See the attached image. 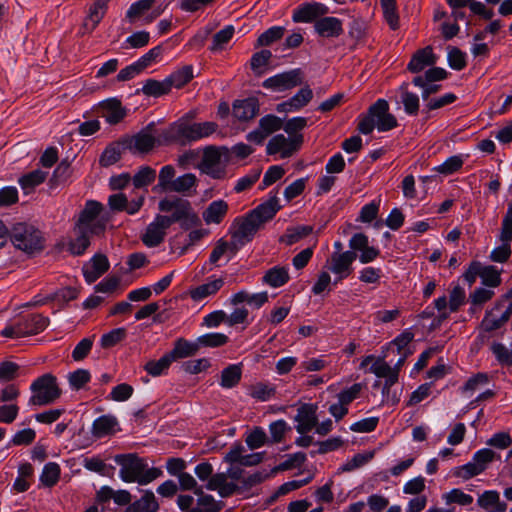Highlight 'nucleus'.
<instances>
[{
    "label": "nucleus",
    "instance_id": "30",
    "mask_svg": "<svg viewBox=\"0 0 512 512\" xmlns=\"http://www.w3.org/2000/svg\"><path fill=\"white\" fill-rule=\"evenodd\" d=\"M408 86V83H403L399 88L401 102L404 106V111L408 115L415 116L419 112L420 100L417 94L409 91Z\"/></svg>",
    "mask_w": 512,
    "mask_h": 512
},
{
    "label": "nucleus",
    "instance_id": "39",
    "mask_svg": "<svg viewBox=\"0 0 512 512\" xmlns=\"http://www.w3.org/2000/svg\"><path fill=\"white\" fill-rule=\"evenodd\" d=\"M313 231L311 226H297L286 230L285 234L279 239L280 242L287 245H293L302 238L308 236Z\"/></svg>",
    "mask_w": 512,
    "mask_h": 512
},
{
    "label": "nucleus",
    "instance_id": "43",
    "mask_svg": "<svg viewBox=\"0 0 512 512\" xmlns=\"http://www.w3.org/2000/svg\"><path fill=\"white\" fill-rule=\"evenodd\" d=\"M60 477V466L57 463L49 462L47 463L42 471L40 476V481L43 485L47 487L54 486Z\"/></svg>",
    "mask_w": 512,
    "mask_h": 512
},
{
    "label": "nucleus",
    "instance_id": "10",
    "mask_svg": "<svg viewBox=\"0 0 512 512\" xmlns=\"http://www.w3.org/2000/svg\"><path fill=\"white\" fill-rule=\"evenodd\" d=\"M303 80V72L301 69L297 68L267 78L262 83V86L274 92H283L301 85Z\"/></svg>",
    "mask_w": 512,
    "mask_h": 512
},
{
    "label": "nucleus",
    "instance_id": "19",
    "mask_svg": "<svg viewBox=\"0 0 512 512\" xmlns=\"http://www.w3.org/2000/svg\"><path fill=\"white\" fill-rule=\"evenodd\" d=\"M94 235L95 234L90 232V228H84L75 224L73 237L68 243V251L76 256L84 254L86 249L90 246L91 237Z\"/></svg>",
    "mask_w": 512,
    "mask_h": 512
},
{
    "label": "nucleus",
    "instance_id": "53",
    "mask_svg": "<svg viewBox=\"0 0 512 512\" xmlns=\"http://www.w3.org/2000/svg\"><path fill=\"white\" fill-rule=\"evenodd\" d=\"M245 442L250 449L254 450L262 447L266 443H269L270 440L262 428L255 427L246 437Z\"/></svg>",
    "mask_w": 512,
    "mask_h": 512
},
{
    "label": "nucleus",
    "instance_id": "28",
    "mask_svg": "<svg viewBox=\"0 0 512 512\" xmlns=\"http://www.w3.org/2000/svg\"><path fill=\"white\" fill-rule=\"evenodd\" d=\"M159 509L158 502L152 491H146L144 495L131 503L125 512H156Z\"/></svg>",
    "mask_w": 512,
    "mask_h": 512
},
{
    "label": "nucleus",
    "instance_id": "24",
    "mask_svg": "<svg viewBox=\"0 0 512 512\" xmlns=\"http://www.w3.org/2000/svg\"><path fill=\"white\" fill-rule=\"evenodd\" d=\"M109 1L110 0H94V3L90 6L88 15L83 23L84 33L92 32L101 22L106 13Z\"/></svg>",
    "mask_w": 512,
    "mask_h": 512
},
{
    "label": "nucleus",
    "instance_id": "29",
    "mask_svg": "<svg viewBox=\"0 0 512 512\" xmlns=\"http://www.w3.org/2000/svg\"><path fill=\"white\" fill-rule=\"evenodd\" d=\"M199 350V344L197 340L195 342H189L183 338L178 339L175 342L174 348L168 354L174 361L180 358H186L195 355Z\"/></svg>",
    "mask_w": 512,
    "mask_h": 512
},
{
    "label": "nucleus",
    "instance_id": "63",
    "mask_svg": "<svg viewBox=\"0 0 512 512\" xmlns=\"http://www.w3.org/2000/svg\"><path fill=\"white\" fill-rule=\"evenodd\" d=\"M261 170L256 169L252 171L251 173L245 175L244 177L240 178L235 187L234 190L237 193L243 192L247 189H249L254 183H256L260 177Z\"/></svg>",
    "mask_w": 512,
    "mask_h": 512
},
{
    "label": "nucleus",
    "instance_id": "64",
    "mask_svg": "<svg viewBox=\"0 0 512 512\" xmlns=\"http://www.w3.org/2000/svg\"><path fill=\"white\" fill-rule=\"evenodd\" d=\"M307 125V119L304 117H295L289 119L285 124H283V129L290 136L300 135L298 132L304 129Z\"/></svg>",
    "mask_w": 512,
    "mask_h": 512
},
{
    "label": "nucleus",
    "instance_id": "45",
    "mask_svg": "<svg viewBox=\"0 0 512 512\" xmlns=\"http://www.w3.org/2000/svg\"><path fill=\"white\" fill-rule=\"evenodd\" d=\"M197 178L192 173L184 174L176 178L169 192L187 193L196 186Z\"/></svg>",
    "mask_w": 512,
    "mask_h": 512
},
{
    "label": "nucleus",
    "instance_id": "6",
    "mask_svg": "<svg viewBox=\"0 0 512 512\" xmlns=\"http://www.w3.org/2000/svg\"><path fill=\"white\" fill-rule=\"evenodd\" d=\"M33 395L29 399L32 406H45L54 403L60 398V389L57 378L51 373L38 377L30 387Z\"/></svg>",
    "mask_w": 512,
    "mask_h": 512
},
{
    "label": "nucleus",
    "instance_id": "56",
    "mask_svg": "<svg viewBox=\"0 0 512 512\" xmlns=\"http://www.w3.org/2000/svg\"><path fill=\"white\" fill-rule=\"evenodd\" d=\"M482 472L483 468L480 467V465H478L477 463H475L474 460H472L471 462L457 468L456 471L454 472V475L464 480H468L474 476L479 475Z\"/></svg>",
    "mask_w": 512,
    "mask_h": 512
},
{
    "label": "nucleus",
    "instance_id": "41",
    "mask_svg": "<svg viewBox=\"0 0 512 512\" xmlns=\"http://www.w3.org/2000/svg\"><path fill=\"white\" fill-rule=\"evenodd\" d=\"M172 361L173 360L171 359L170 355L165 354L158 360L148 361L145 364L144 369L149 375L157 377L160 376L164 371H166L169 368Z\"/></svg>",
    "mask_w": 512,
    "mask_h": 512
},
{
    "label": "nucleus",
    "instance_id": "11",
    "mask_svg": "<svg viewBox=\"0 0 512 512\" xmlns=\"http://www.w3.org/2000/svg\"><path fill=\"white\" fill-rule=\"evenodd\" d=\"M303 143V135H294L285 137L283 134H277L272 137L266 147L268 155L281 154V158H289L298 151Z\"/></svg>",
    "mask_w": 512,
    "mask_h": 512
},
{
    "label": "nucleus",
    "instance_id": "25",
    "mask_svg": "<svg viewBox=\"0 0 512 512\" xmlns=\"http://www.w3.org/2000/svg\"><path fill=\"white\" fill-rule=\"evenodd\" d=\"M280 208L281 206L279 204L278 197L273 195L267 201L251 210L250 213L253 217L260 220L262 225H264V223L271 220L276 215Z\"/></svg>",
    "mask_w": 512,
    "mask_h": 512
},
{
    "label": "nucleus",
    "instance_id": "14",
    "mask_svg": "<svg viewBox=\"0 0 512 512\" xmlns=\"http://www.w3.org/2000/svg\"><path fill=\"white\" fill-rule=\"evenodd\" d=\"M357 255L354 251H346L343 253L334 252L330 258L328 269L337 275L335 284L347 278L353 271L352 264Z\"/></svg>",
    "mask_w": 512,
    "mask_h": 512
},
{
    "label": "nucleus",
    "instance_id": "50",
    "mask_svg": "<svg viewBox=\"0 0 512 512\" xmlns=\"http://www.w3.org/2000/svg\"><path fill=\"white\" fill-rule=\"evenodd\" d=\"M155 2L156 0H139L133 3L127 11V18L133 22L150 10Z\"/></svg>",
    "mask_w": 512,
    "mask_h": 512
},
{
    "label": "nucleus",
    "instance_id": "26",
    "mask_svg": "<svg viewBox=\"0 0 512 512\" xmlns=\"http://www.w3.org/2000/svg\"><path fill=\"white\" fill-rule=\"evenodd\" d=\"M228 211V204L224 200L213 201L204 210L202 216L207 224H219Z\"/></svg>",
    "mask_w": 512,
    "mask_h": 512
},
{
    "label": "nucleus",
    "instance_id": "7",
    "mask_svg": "<svg viewBox=\"0 0 512 512\" xmlns=\"http://www.w3.org/2000/svg\"><path fill=\"white\" fill-rule=\"evenodd\" d=\"M230 159V150L227 147L208 146L204 149L201 169L214 179H221L225 175V166Z\"/></svg>",
    "mask_w": 512,
    "mask_h": 512
},
{
    "label": "nucleus",
    "instance_id": "55",
    "mask_svg": "<svg viewBox=\"0 0 512 512\" xmlns=\"http://www.w3.org/2000/svg\"><path fill=\"white\" fill-rule=\"evenodd\" d=\"M175 168L172 165L162 167L158 176V186L163 191L169 192L174 182Z\"/></svg>",
    "mask_w": 512,
    "mask_h": 512
},
{
    "label": "nucleus",
    "instance_id": "62",
    "mask_svg": "<svg viewBox=\"0 0 512 512\" xmlns=\"http://www.w3.org/2000/svg\"><path fill=\"white\" fill-rule=\"evenodd\" d=\"M284 174L285 170L279 165L269 167V169L266 171L263 177L261 189H264L272 185L273 183L281 179Z\"/></svg>",
    "mask_w": 512,
    "mask_h": 512
},
{
    "label": "nucleus",
    "instance_id": "8",
    "mask_svg": "<svg viewBox=\"0 0 512 512\" xmlns=\"http://www.w3.org/2000/svg\"><path fill=\"white\" fill-rule=\"evenodd\" d=\"M262 226L261 221L253 217L250 212L245 217L235 219L234 231L231 232L234 250H238V247L252 241Z\"/></svg>",
    "mask_w": 512,
    "mask_h": 512
},
{
    "label": "nucleus",
    "instance_id": "23",
    "mask_svg": "<svg viewBox=\"0 0 512 512\" xmlns=\"http://www.w3.org/2000/svg\"><path fill=\"white\" fill-rule=\"evenodd\" d=\"M48 323L49 319L41 314H31L17 322L23 337L40 333Z\"/></svg>",
    "mask_w": 512,
    "mask_h": 512
},
{
    "label": "nucleus",
    "instance_id": "3",
    "mask_svg": "<svg viewBox=\"0 0 512 512\" xmlns=\"http://www.w3.org/2000/svg\"><path fill=\"white\" fill-rule=\"evenodd\" d=\"M396 117L389 112V104L385 99H378L367 113L359 117L357 129L362 134H370L375 127L379 131H389L397 127Z\"/></svg>",
    "mask_w": 512,
    "mask_h": 512
},
{
    "label": "nucleus",
    "instance_id": "46",
    "mask_svg": "<svg viewBox=\"0 0 512 512\" xmlns=\"http://www.w3.org/2000/svg\"><path fill=\"white\" fill-rule=\"evenodd\" d=\"M126 335L127 331L125 328L113 329L110 332L102 335L100 341L101 347L104 349H109L123 341Z\"/></svg>",
    "mask_w": 512,
    "mask_h": 512
},
{
    "label": "nucleus",
    "instance_id": "59",
    "mask_svg": "<svg viewBox=\"0 0 512 512\" xmlns=\"http://www.w3.org/2000/svg\"><path fill=\"white\" fill-rule=\"evenodd\" d=\"M448 63L452 69L462 70L466 66L465 54L456 47L450 48L448 52Z\"/></svg>",
    "mask_w": 512,
    "mask_h": 512
},
{
    "label": "nucleus",
    "instance_id": "52",
    "mask_svg": "<svg viewBox=\"0 0 512 512\" xmlns=\"http://www.w3.org/2000/svg\"><path fill=\"white\" fill-rule=\"evenodd\" d=\"M156 178V172L149 166L142 167L133 177V185L142 188L151 184Z\"/></svg>",
    "mask_w": 512,
    "mask_h": 512
},
{
    "label": "nucleus",
    "instance_id": "51",
    "mask_svg": "<svg viewBox=\"0 0 512 512\" xmlns=\"http://www.w3.org/2000/svg\"><path fill=\"white\" fill-rule=\"evenodd\" d=\"M194 493L199 497L197 507L202 512H218L221 508L211 495H204L202 488L195 489Z\"/></svg>",
    "mask_w": 512,
    "mask_h": 512
},
{
    "label": "nucleus",
    "instance_id": "35",
    "mask_svg": "<svg viewBox=\"0 0 512 512\" xmlns=\"http://www.w3.org/2000/svg\"><path fill=\"white\" fill-rule=\"evenodd\" d=\"M141 91L146 96L160 97L162 95L168 94L171 89L167 79H164L163 81L148 79L145 81Z\"/></svg>",
    "mask_w": 512,
    "mask_h": 512
},
{
    "label": "nucleus",
    "instance_id": "54",
    "mask_svg": "<svg viewBox=\"0 0 512 512\" xmlns=\"http://www.w3.org/2000/svg\"><path fill=\"white\" fill-rule=\"evenodd\" d=\"M91 374L86 369H78L69 374L68 380L71 387L80 390L90 381Z\"/></svg>",
    "mask_w": 512,
    "mask_h": 512
},
{
    "label": "nucleus",
    "instance_id": "57",
    "mask_svg": "<svg viewBox=\"0 0 512 512\" xmlns=\"http://www.w3.org/2000/svg\"><path fill=\"white\" fill-rule=\"evenodd\" d=\"M313 92L309 86L301 88L292 98H290L292 106L295 110H299L306 106L312 99Z\"/></svg>",
    "mask_w": 512,
    "mask_h": 512
},
{
    "label": "nucleus",
    "instance_id": "1",
    "mask_svg": "<svg viewBox=\"0 0 512 512\" xmlns=\"http://www.w3.org/2000/svg\"><path fill=\"white\" fill-rule=\"evenodd\" d=\"M218 125L215 122H202L187 124L176 122L159 134V145H168L178 143L186 145L187 143L197 141L213 134Z\"/></svg>",
    "mask_w": 512,
    "mask_h": 512
},
{
    "label": "nucleus",
    "instance_id": "40",
    "mask_svg": "<svg viewBox=\"0 0 512 512\" xmlns=\"http://www.w3.org/2000/svg\"><path fill=\"white\" fill-rule=\"evenodd\" d=\"M386 22L392 30L399 28V15L396 8V0H380Z\"/></svg>",
    "mask_w": 512,
    "mask_h": 512
},
{
    "label": "nucleus",
    "instance_id": "48",
    "mask_svg": "<svg viewBox=\"0 0 512 512\" xmlns=\"http://www.w3.org/2000/svg\"><path fill=\"white\" fill-rule=\"evenodd\" d=\"M200 347H220L228 342V336L222 333H209L197 338Z\"/></svg>",
    "mask_w": 512,
    "mask_h": 512
},
{
    "label": "nucleus",
    "instance_id": "33",
    "mask_svg": "<svg viewBox=\"0 0 512 512\" xmlns=\"http://www.w3.org/2000/svg\"><path fill=\"white\" fill-rule=\"evenodd\" d=\"M242 378L241 364H231L221 372L220 385L230 389L239 384Z\"/></svg>",
    "mask_w": 512,
    "mask_h": 512
},
{
    "label": "nucleus",
    "instance_id": "20",
    "mask_svg": "<svg viewBox=\"0 0 512 512\" xmlns=\"http://www.w3.org/2000/svg\"><path fill=\"white\" fill-rule=\"evenodd\" d=\"M245 448L241 444L234 445L224 457L225 462L238 463L242 466H254L262 462L263 453L243 455Z\"/></svg>",
    "mask_w": 512,
    "mask_h": 512
},
{
    "label": "nucleus",
    "instance_id": "37",
    "mask_svg": "<svg viewBox=\"0 0 512 512\" xmlns=\"http://www.w3.org/2000/svg\"><path fill=\"white\" fill-rule=\"evenodd\" d=\"M46 173L41 170H34L23 175L19 179V184L23 191L28 194L34 190V188L45 181Z\"/></svg>",
    "mask_w": 512,
    "mask_h": 512
},
{
    "label": "nucleus",
    "instance_id": "42",
    "mask_svg": "<svg viewBox=\"0 0 512 512\" xmlns=\"http://www.w3.org/2000/svg\"><path fill=\"white\" fill-rule=\"evenodd\" d=\"M234 31V27L232 25H228L219 32H217L213 36L212 45L210 46L209 49L212 52L223 50L224 46L232 39Z\"/></svg>",
    "mask_w": 512,
    "mask_h": 512
},
{
    "label": "nucleus",
    "instance_id": "58",
    "mask_svg": "<svg viewBox=\"0 0 512 512\" xmlns=\"http://www.w3.org/2000/svg\"><path fill=\"white\" fill-rule=\"evenodd\" d=\"M463 165V159L460 156H451L443 164L437 166L434 170L445 175H450L458 171Z\"/></svg>",
    "mask_w": 512,
    "mask_h": 512
},
{
    "label": "nucleus",
    "instance_id": "18",
    "mask_svg": "<svg viewBox=\"0 0 512 512\" xmlns=\"http://www.w3.org/2000/svg\"><path fill=\"white\" fill-rule=\"evenodd\" d=\"M317 406L314 404H302L295 416L296 430L300 434H306L311 431L317 425Z\"/></svg>",
    "mask_w": 512,
    "mask_h": 512
},
{
    "label": "nucleus",
    "instance_id": "17",
    "mask_svg": "<svg viewBox=\"0 0 512 512\" xmlns=\"http://www.w3.org/2000/svg\"><path fill=\"white\" fill-rule=\"evenodd\" d=\"M260 110V103L256 97L235 100L232 107L233 116L242 122L254 119Z\"/></svg>",
    "mask_w": 512,
    "mask_h": 512
},
{
    "label": "nucleus",
    "instance_id": "44",
    "mask_svg": "<svg viewBox=\"0 0 512 512\" xmlns=\"http://www.w3.org/2000/svg\"><path fill=\"white\" fill-rule=\"evenodd\" d=\"M479 276L485 286L497 287L501 283L500 271L491 265L485 267L480 265Z\"/></svg>",
    "mask_w": 512,
    "mask_h": 512
},
{
    "label": "nucleus",
    "instance_id": "31",
    "mask_svg": "<svg viewBox=\"0 0 512 512\" xmlns=\"http://www.w3.org/2000/svg\"><path fill=\"white\" fill-rule=\"evenodd\" d=\"M126 115L124 108L117 99H111L103 105V117L110 124L119 123Z\"/></svg>",
    "mask_w": 512,
    "mask_h": 512
},
{
    "label": "nucleus",
    "instance_id": "12",
    "mask_svg": "<svg viewBox=\"0 0 512 512\" xmlns=\"http://www.w3.org/2000/svg\"><path fill=\"white\" fill-rule=\"evenodd\" d=\"M154 127V123L149 124L145 130L140 131L132 137L123 139V148H127L133 153H148L151 151L159 137L155 138L149 131Z\"/></svg>",
    "mask_w": 512,
    "mask_h": 512
},
{
    "label": "nucleus",
    "instance_id": "36",
    "mask_svg": "<svg viewBox=\"0 0 512 512\" xmlns=\"http://www.w3.org/2000/svg\"><path fill=\"white\" fill-rule=\"evenodd\" d=\"M193 78V68L190 65L183 66L181 69L172 73L169 77H167V82L169 84L170 89L172 87L182 88L188 82H190Z\"/></svg>",
    "mask_w": 512,
    "mask_h": 512
},
{
    "label": "nucleus",
    "instance_id": "60",
    "mask_svg": "<svg viewBox=\"0 0 512 512\" xmlns=\"http://www.w3.org/2000/svg\"><path fill=\"white\" fill-rule=\"evenodd\" d=\"M133 391H134V389L131 385H129L127 383H122V384L115 386L112 389V391L110 393V397L114 401L123 402V401L128 400L132 396Z\"/></svg>",
    "mask_w": 512,
    "mask_h": 512
},
{
    "label": "nucleus",
    "instance_id": "49",
    "mask_svg": "<svg viewBox=\"0 0 512 512\" xmlns=\"http://www.w3.org/2000/svg\"><path fill=\"white\" fill-rule=\"evenodd\" d=\"M283 126V121L281 118L273 115V114H269V115H266L264 117H262L260 120H259V125L258 127L267 135H271L272 133L280 130Z\"/></svg>",
    "mask_w": 512,
    "mask_h": 512
},
{
    "label": "nucleus",
    "instance_id": "15",
    "mask_svg": "<svg viewBox=\"0 0 512 512\" xmlns=\"http://www.w3.org/2000/svg\"><path fill=\"white\" fill-rule=\"evenodd\" d=\"M109 267L110 263L106 255L101 253L95 254L83 265L82 271L85 281L88 284L94 283L108 271Z\"/></svg>",
    "mask_w": 512,
    "mask_h": 512
},
{
    "label": "nucleus",
    "instance_id": "5",
    "mask_svg": "<svg viewBox=\"0 0 512 512\" xmlns=\"http://www.w3.org/2000/svg\"><path fill=\"white\" fill-rule=\"evenodd\" d=\"M8 236L16 249L28 254L39 252L44 248L41 231L31 224L24 222L14 224Z\"/></svg>",
    "mask_w": 512,
    "mask_h": 512
},
{
    "label": "nucleus",
    "instance_id": "47",
    "mask_svg": "<svg viewBox=\"0 0 512 512\" xmlns=\"http://www.w3.org/2000/svg\"><path fill=\"white\" fill-rule=\"evenodd\" d=\"M285 28L281 26H274L263 32L257 39L258 46H269L273 42L281 39L284 36Z\"/></svg>",
    "mask_w": 512,
    "mask_h": 512
},
{
    "label": "nucleus",
    "instance_id": "61",
    "mask_svg": "<svg viewBox=\"0 0 512 512\" xmlns=\"http://www.w3.org/2000/svg\"><path fill=\"white\" fill-rule=\"evenodd\" d=\"M275 394V389L267 384L257 383L251 388V396L260 401H267Z\"/></svg>",
    "mask_w": 512,
    "mask_h": 512
},
{
    "label": "nucleus",
    "instance_id": "2",
    "mask_svg": "<svg viewBox=\"0 0 512 512\" xmlns=\"http://www.w3.org/2000/svg\"><path fill=\"white\" fill-rule=\"evenodd\" d=\"M114 460L121 466L120 477L124 482H137L140 485H146L162 475L159 468L147 469L144 460L134 453L118 454Z\"/></svg>",
    "mask_w": 512,
    "mask_h": 512
},
{
    "label": "nucleus",
    "instance_id": "22",
    "mask_svg": "<svg viewBox=\"0 0 512 512\" xmlns=\"http://www.w3.org/2000/svg\"><path fill=\"white\" fill-rule=\"evenodd\" d=\"M314 28L326 38L339 37L343 33L342 21L336 17H322L315 21Z\"/></svg>",
    "mask_w": 512,
    "mask_h": 512
},
{
    "label": "nucleus",
    "instance_id": "27",
    "mask_svg": "<svg viewBox=\"0 0 512 512\" xmlns=\"http://www.w3.org/2000/svg\"><path fill=\"white\" fill-rule=\"evenodd\" d=\"M290 279L288 269L284 266H275L267 270L262 277V282L272 288L285 285Z\"/></svg>",
    "mask_w": 512,
    "mask_h": 512
},
{
    "label": "nucleus",
    "instance_id": "16",
    "mask_svg": "<svg viewBox=\"0 0 512 512\" xmlns=\"http://www.w3.org/2000/svg\"><path fill=\"white\" fill-rule=\"evenodd\" d=\"M328 13V7L319 2L304 3L297 7L292 19L296 23H307L318 20V18Z\"/></svg>",
    "mask_w": 512,
    "mask_h": 512
},
{
    "label": "nucleus",
    "instance_id": "13",
    "mask_svg": "<svg viewBox=\"0 0 512 512\" xmlns=\"http://www.w3.org/2000/svg\"><path fill=\"white\" fill-rule=\"evenodd\" d=\"M169 227V220L166 216L158 214L154 221L147 226L145 233L141 237L142 242L147 247L159 246L164 241Z\"/></svg>",
    "mask_w": 512,
    "mask_h": 512
},
{
    "label": "nucleus",
    "instance_id": "21",
    "mask_svg": "<svg viewBox=\"0 0 512 512\" xmlns=\"http://www.w3.org/2000/svg\"><path fill=\"white\" fill-rule=\"evenodd\" d=\"M437 57L433 53L431 46H426L423 49L417 50L410 62L408 63L407 69L412 73H419L424 70L427 66H432L436 63Z\"/></svg>",
    "mask_w": 512,
    "mask_h": 512
},
{
    "label": "nucleus",
    "instance_id": "34",
    "mask_svg": "<svg viewBox=\"0 0 512 512\" xmlns=\"http://www.w3.org/2000/svg\"><path fill=\"white\" fill-rule=\"evenodd\" d=\"M224 285L222 278L197 286L190 291V296L194 301H200L208 296L216 294Z\"/></svg>",
    "mask_w": 512,
    "mask_h": 512
},
{
    "label": "nucleus",
    "instance_id": "38",
    "mask_svg": "<svg viewBox=\"0 0 512 512\" xmlns=\"http://www.w3.org/2000/svg\"><path fill=\"white\" fill-rule=\"evenodd\" d=\"M117 424L116 418L110 415H103L97 418L92 426V433L94 436L100 438L108 435Z\"/></svg>",
    "mask_w": 512,
    "mask_h": 512
},
{
    "label": "nucleus",
    "instance_id": "4",
    "mask_svg": "<svg viewBox=\"0 0 512 512\" xmlns=\"http://www.w3.org/2000/svg\"><path fill=\"white\" fill-rule=\"evenodd\" d=\"M158 208L161 212H171L165 215L169 220V225L180 223L183 230H189L201 225V220L192 208L191 203L179 197H166L160 200Z\"/></svg>",
    "mask_w": 512,
    "mask_h": 512
},
{
    "label": "nucleus",
    "instance_id": "9",
    "mask_svg": "<svg viewBox=\"0 0 512 512\" xmlns=\"http://www.w3.org/2000/svg\"><path fill=\"white\" fill-rule=\"evenodd\" d=\"M103 205L100 202L89 200L80 212L76 225L90 228L92 234L101 235L106 229V220L100 217Z\"/></svg>",
    "mask_w": 512,
    "mask_h": 512
},
{
    "label": "nucleus",
    "instance_id": "32",
    "mask_svg": "<svg viewBox=\"0 0 512 512\" xmlns=\"http://www.w3.org/2000/svg\"><path fill=\"white\" fill-rule=\"evenodd\" d=\"M127 148H123V140L108 145L100 156L99 164L102 167H109L121 159L122 152Z\"/></svg>",
    "mask_w": 512,
    "mask_h": 512
}]
</instances>
